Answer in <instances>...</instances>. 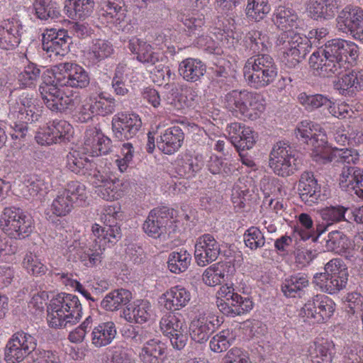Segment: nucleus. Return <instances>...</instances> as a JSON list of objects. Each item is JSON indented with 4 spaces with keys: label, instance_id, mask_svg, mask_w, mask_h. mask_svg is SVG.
<instances>
[{
    "label": "nucleus",
    "instance_id": "4d7b16f0",
    "mask_svg": "<svg viewBox=\"0 0 363 363\" xmlns=\"http://www.w3.org/2000/svg\"><path fill=\"white\" fill-rule=\"evenodd\" d=\"M325 247L328 251L342 253L349 247V240L342 232L332 231L328 235Z\"/></svg>",
    "mask_w": 363,
    "mask_h": 363
},
{
    "label": "nucleus",
    "instance_id": "4c0bfd02",
    "mask_svg": "<svg viewBox=\"0 0 363 363\" xmlns=\"http://www.w3.org/2000/svg\"><path fill=\"white\" fill-rule=\"evenodd\" d=\"M206 72V65L199 59L189 57L179 65V73L186 82H196L200 80Z\"/></svg>",
    "mask_w": 363,
    "mask_h": 363
},
{
    "label": "nucleus",
    "instance_id": "5fc2aeb1",
    "mask_svg": "<svg viewBox=\"0 0 363 363\" xmlns=\"http://www.w3.org/2000/svg\"><path fill=\"white\" fill-rule=\"evenodd\" d=\"M33 8L36 16L41 20L57 18L60 15L57 4L52 0H35Z\"/></svg>",
    "mask_w": 363,
    "mask_h": 363
},
{
    "label": "nucleus",
    "instance_id": "4468645a",
    "mask_svg": "<svg viewBox=\"0 0 363 363\" xmlns=\"http://www.w3.org/2000/svg\"><path fill=\"white\" fill-rule=\"evenodd\" d=\"M337 28L354 39L363 42V9L354 4H347L336 18Z\"/></svg>",
    "mask_w": 363,
    "mask_h": 363
},
{
    "label": "nucleus",
    "instance_id": "a878e982",
    "mask_svg": "<svg viewBox=\"0 0 363 363\" xmlns=\"http://www.w3.org/2000/svg\"><path fill=\"white\" fill-rule=\"evenodd\" d=\"M334 88L342 96L352 97L363 89V70L354 69L339 77Z\"/></svg>",
    "mask_w": 363,
    "mask_h": 363
},
{
    "label": "nucleus",
    "instance_id": "393cba45",
    "mask_svg": "<svg viewBox=\"0 0 363 363\" xmlns=\"http://www.w3.org/2000/svg\"><path fill=\"white\" fill-rule=\"evenodd\" d=\"M227 131L231 143L242 150L252 148L258 137L252 128L238 122L229 124Z\"/></svg>",
    "mask_w": 363,
    "mask_h": 363
},
{
    "label": "nucleus",
    "instance_id": "1a4fd4ad",
    "mask_svg": "<svg viewBox=\"0 0 363 363\" xmlns=\"http://www.w3.org/2000/svg\"><path fill=\"white\" fill-rule=\"evenodd\" d=\"M311 69L323 77H329L340 74L347 67H344L342 58H339L329 41L323 48L313 52L309 58Z\"/></svg>",
    "mask_w": 363,
    "mask_h": 363
},
{
    "label": "nucleus",
    "instance_id": "49530a36",
    "mask_svg": "<svg viewBox=\"0 0 363 363\" xmlns=\"http://www.w3.org/2000/svg\"><path fill=\"white\" fill-rule=\"evenodd\" d=\"M235 338L236 334L233 329L222 330L211 337L209 347L213 352H225L234 343Z\"/></svg>",
    "mask_w": 363,
    "mask_h": 363
},
{
    "label": "nucleus",
    "instance_id": "7c9ffc66",
    "mask_svg": "<svg viewBox=\"0 0 363 363\" xmlns=\"http://www.w3.org/2000/svg\"><path fill=\"white\" fill-rule=\"evenodd\" d=\"M320 156L316 157V162L325 164L330 162H342L347 164H356L359 159V152L354 149H332L328 146H325Z\"/></svg>",
    "mask_w": 363,
    "mask_h": 363
},
{
    "label": "nucleus",
    "instance_id": "69168bd1",
    "mask_svg": "<svg viewBox=\"0 0 363 363\" xmlns=\"http://www.w3.org/2000/svg\"><path fill=\"white\" fill-rule=\"evenodd\" d=\"M328 111L331 116L340 120L356 118L355 111L345 101L334 102L330 100Z\"/></svg>",
    "mask_w": 363,
    "mask_h": 363
},
{
    "label": "nucleus",
    "instance_id": "2f4dec72",
    "mask_svg": "<svg viewBox=\"0 0 363 363\" xmlns=\"http://www.w3.org/2000/svg\"><path fill=\"white\" fill-rule=\"evenodd\" d=\"M272 21L279 29L289 35L295 34L291 31L298 26V16L296 12L286 6H279L275 9Z\"/></svg>",
    "mask_w": 363,
    "mask_h": 363
},
{
    "label": "nucleus",
    "instance_id": "338daca9",
    "mask_svg": "<svg viewBox=\"0 0 363 363\" xmlns=\"http://www.w3.org/2000/svg\"><path fill=\"white\" fill-rule=\"evenodd\" d=\"M244 242L246 247L255 250L263 247L265 238L262 231L257 227L249 228L244 233Z\"/></svg>",
    "mask_w": 363,
    "mask_h": 363
},
{
    "label": "nucleus",
    "instance_id": "dca6fc26",
    "mask_svg": "<svg viewBox=\"0 0 363 363\" xmlns=\"http://www.w3.org/2000/svg\"><path fill=\"white\" fill-rule=\"evenodd\" d=\"M126 189L127 186L122 180L109 179L99 170L92 176V190L104 200L115 201L122 198Z\"/></svg>",
    "mask_w": 363,
    "mask_h": 363
},
{
    "label": "nucleus",
    "instance_id": "bb28decb",
    "mask_svg": "<svg viewBox=\"0 0 363 363\" xmlns=\"http://www.w3.org/2000/svg\"><path fill=\"white\" fill-rule=\"evenodd\" d=\"M68 36L65 30L47 29L43 34L42 46L50 57L62 56L67 48Z\"/></svg>",
    "mask_w": 363,
    "mask_h": 363
},
{
    "label": "nucleus",
    "instance_id": "09e8293b",
    "mask_svg": "<svg viewBox=\"0 0 363 363\" xmlns=\"http://www.w3.org/2000/svg\"><path fill=\"white\" fill-rule=\"evenodd\" d=\"M271 11L268 0H247L245 13L247 17L255 22L263 20Z\"/></svg>",
    "mask_w": 363,
    "mask_h": 363
},
{
    "label": "nucleus",
    "instance_id": "72a5a7b5",
    "mask_svg": "<svg viewBox=\"0 0 363 363\" xmlns=\"http://www.w3.org/2000/svg\"><path fill=\"white\" fill-rule=\"evenodd\" d=\"M329 43L338 57L342 58L347 69L356 62L359 57V47L355 43L340 38L333 39Z\"/></svg>",
    "mask_w": 363,
    "mask_h": 363
},
{
    "label": "nucleus",
    "instance_id": "8fccbe9b",
    "mask_svg": "<svg viewBox=\"0 0 363 363\" xmlns=\"http://www.w3.org/2000/svg\"><path fill=\"white\" fill-rule=\"evenodd\" d=\"M298 103L308 112L313 111L322 106L327 108L330 99L325 95L321 94H308L306 92H301L297 97Z\"/></svg>",
    "mask_w": 363,
    "mask_h": 363
},
{
    "label": "nucleus",
    "instance_id": "de8ad7c7",
    "mask_svg": "<svg viewBox=\"0 0 363 363\" xmlns=\"http://www.w3.org/2000/svg\"><path fill=\"white\" fill-rule=\"evenodd\" d=\"M227 264L223 262L211 264L203 272V282L208 286H216L220 284L227 275Z\"/></svg>",
    "mask_w": 363,
    "mask_h": 363
},
{
    "label": "nucleus",
    "instance_id": "c03bdc74",
    "mask_svg": "<svg viewBox=\"0 0 363 363\" xmlns=\"http://www.w3.org/2000/svg\"><path fill=\"white\" fill-rule=\"evenodd\" d=\"M132 298V293L127 289H120L108 293L102 300L101 306L106 311H114L126 305Z\"/></svg>",
    "mask_w": 363,
    "mask_h": 363
},
{
    "label": "nucleus",
    "instance_id": "e433bc0d",
    "mask_svg": "<svg viewBox=\"0 0 363 363\" xmlns=\"http://www.w3.org/2000/svg\"><path fill=\"white\" fill-rule=\"evenodd\" d=\"M128 48L131 52L136 55L137 60L144 64L155 65L160 60V53L154 52L152 47L138 38L130 40Z\"/></svg>",
    "mask_w": 363,
    "mask_h": 363
},
{
    "label": "nucleus",
    "instance_id": "5701e85b",
    "mask_svg": "<svg viewBox=\"0 0 363 363\" xmlns=\"http://www.w3.org/2000/svg\"><path fill=\"white\" fill-rule=\"evenodd\" d=\"M40 91L46 106L52 111H65L73 106V99L57 84L45 82L40 86Z\"/></svg>",
    "mask_w": 363,
    "mask_h": 363
},
{
    "label": "nucleus",
    "instance_id": "79ce46f5",
    "mask_svg": "<svg viewBox=\"0 0 363 363\" xmlns=\"http://www.w3.org/2000/svg\"><path fill=\"white\" fill-rule=\"evenodd\" d=\"M191 253L185 248H180L169 254L167 267L174 274H180L187 270L191 262Z\"/></svg>",
    "mask_w": 363,
    "mask_h": 363
},
{
    "label": "nucleus",
    "instance_id": "b1692460",
    "mask_svg": "<svg viewBox=\"0 0 363 363\" xmlns=\"http://www.w3.org/2000/svg\"><path fill=\"white\" fill-rule=\"evenodd\" d=\"M191 299L189 290L182 285L167 289L159 298V303L167 311H179L185 308Z\"/></svg>",
    "mask_w": 363,
    "mask_h": 363
},
{
    "label": "nucleus",
    "instance_id": "f257e3e1",
    "mask_svg": "<svg viewBox=\"0 0 363 363\" xmlns=\"http://www.w3.org/2000/svg\"><path fill=\"white\" fill-rule=\"evenodd\" d=\"M326 28L312 29L307 36L300 34L280 33L276 40L277 46H284L281 57V62L289 68L295 67L306 57L311 47L319 46L328 35Z\"/></svg>",
    "mask_w": 363,
    "mask_h": 363
},
{
    "label": "nucleus",
    "instance_id": "f03ea898",
    "mask_svg": "<svg viewBox=\"0 0 363 363\" xmlns=\"http://www.w3.org/2000/svg\"><path fill=\"white\" fill-rule=\"evenodd\" d=\"M82 308L78 297L60 293L54 296L47 306V321L52 328H67L77 324L82 318Z\"/></svg>",
    "mask_w": 363,
    "mask_h": 363
},
{
    "label": "nucleus",
    "instance_id": "c85d7f7f",
    "mask_svg": "<svg viewBox=\"0 0 363 363\" xmlns=\"http://www.w3.org/2000/svg\"><path fill=\"white\" fill-rule=\"evenodd\" d=\"M184 133L179 126L167 128L157 139V145L160 150L167 155H172L182 147Z\"/></svg>",
    "mask_w": 363,
    "mask_h": 363
},
{
    "label": "nucleus",
    "instance_id": "a211bd4d",
    "mask_svg": "<svg viewBox=\"0 0 363 363\" xmlns=\"http://www.w3.org/2000/svg\"><path fill=\"white\" fill-rule=\"evenodd\" d=\"M105 227L101 228L98 224L92 225V233L94 237L92 243V264L101 261L102 255L109 244L116 242L120 238V228L116 224L104 223Z\"/></svg>",
    "mask_w": 363,
    "mask_h": 363
},
{
    "label": "nucleus",
    "instance_id": "a19ab883",
    "mask_svg": "<svg viewBox=\"0 0 363 363\" xmlns=\"http://www.w3.org/2000/svg\"><path fill=\"white\" fill-rule=\"evenodd\" d=\"M203 164L199 156L186 154L177 160L175 170L179 177L191 179L201 170Z\"/></svg>",
    "mask_w": 363,
    "mask_h": 363
},
{
    "label": "nucleus",
    "instance_id": "7ed1b4c3",
    "mask_svg": "<svg viewBox=\"0 0 363 363\" xmlns=\"http://www.w3.org/2000/svg\"><path fill=\"white\" fill-rule=\"evenodd\" d=\"M242 73L250 87L261 89L274 82L278 76V67L272 56L258 54L245 61Z\"/></svg>",
    "mask_w": 363,
    "mask_h": 363
},
{
    "label": "nucleus",
    "instance_id": "6ab92c4d",
    "mask_svg": "<svg viewBox=\"0 0 363 363\" xmlns=\"http://www.w3.org/2000/svg\"><path fill=\"white\" fill-rule=\"evenodd\" d=\"M142 127L140 116L133 111H121L112 118V130L120 140L133 138Z\"/></svg>",
    "mask_w": 363,
    "mask_h": 363
},
{
    "label": "nucleus",
    "instance_id": "3c124183",
    "mask_svg": "<svg viewBox=\"0 0 363 363\" xmlns=\"http://www.w3.org/2000/svg\"><path fill=\"white\" fill-rule=\"evenodd\" d=\"M76 70H80V66L72 62L60 63L52 69V74L57 84L61 86H69V79L72 73H77Z\"/></svg>",
    "mask_w": 363,
    "mask_h": 363
},
{
    "label": "nucleus",
    "instance_id": "680f3d73",
    "mask_svg": "<svg viewBox=\"0 0 363 363\" xmlns=\"http://www.w3.org/2000/svg\"><path fill=\"white\" fill-rule=\"evenodd\" d=\"M253 302L249 297H242L238 293L230 303V313L224 314L229 316L240 315L250 311L253 308Z\"/></svg>",
    "mask_w": 363,
    "mask_h": 363
},
{
    "label": "nucleus",
    "instance_id": "39448f33",
    "mask_svg": "<svg viewBox=\"0 0 363 363\" xmlns=\"http://www.w3.org/2000/svg\"><path fill=\"white\" fill-rule=\"evenodd\" d=\"M325 272L314 276V283L322 291L335 294L345 288L348 272L342 259H332L324 267Z\"/></svg>",
    "mask_w": 363,
    "mask_h": 363
},
{
    "label": "nucleus",
    "instance_id": "ddd939ff",
    "mask_svg": "<svg viewBox=\"0 0 363 363\" xmlns=\"http://www.w3.org/2000/svg\"><path fill=\"white\" fill-rule=\"evenodd\" d=\"M37 347V340L31 334L23 330L13 333L8 340L4 359L8 363H19L31 354Z\"/></svg>",
    "mask_w": 363,
    "mask_h": 363
},
{
    "label": "nucleus",
    "instance_id": "20e7f679",
    "mask_svg": "<svg viewBox=\"0 0 363 363\" xmlns=\"http://www.w3.org/2000/svg\"><path fill=\"white\" fill-rule=\"evenodd\" d=\"M226 108L236 116L255 121L265 110V100L257 92L243 90H233L225 96Z\"/></svg>",
    "mask_w": 363,
    "mask_h": 363
},
{
    "label": "nucleus",
    "instance_id": "13d9d810",
    "mask_svg": "<svg viewBox=\"0 0 363 363\" xmlns=\"http://www.w3.org/2000/svg\"><path fill=\"white\" fill-rule=\"evenodd\" d=\"M348 210L343 206L336 205L326 206L320 211V215L327 225L345 220V216Z\"/></svg>",
    "mask_w": 363,
    "mask_h": 363
},
{
    "label": "nucleus",
    "instance_id": "052dcab7",
    "mask_svg": "<svg viewBox=\"0 0 363 363\" xmlns=\"http://www.w3.org/2000/svg\"><path fill=\"white\" fill-rule=\"evenodd\" d=\"M40 70L38 66L28 62L18 74L19 84L23 87L35 86L40 77Z\"/></svg>",
    "mask_w": 363,
    "mask_h": 363
},
{
    "label": "nucleus",
    "instance_id": "0e129e2a",
    "mask_svg": "<svg viewBox=\"0 0 363 363\" xmlns=\"http://www.w3.org/2000/svg\"><path fill=\"white\" fill-rule=\"evenodd\" d=\"M182 21L189 35H199L205 24L203 14L184 15Z\"/></svg>",
    "mask_w": 363,
    "mask_h": 363
},
{
    "label": "nucleus",
    "instance_id": "f3484780",
    "mask_svg": "<svg viewBox=\"0 0 363 363\" xmlns=\"http://www.w3.org/2000/svg\"><path fill=\"white\" fill-rule=\"evenodd\" d=\"M43 106L33 94L22 93L19 97L10 104V111L16 115L18 120L23 123H32L38 120Z\"/></svg>",
    "mask_w": 363,
    "mask_h": 363
},
{
    "label": "nucleus",
    "instance_id": "774afa93",
    "mask_svg": "<svg viewBox=\"0 0 363 363\" xmlns=\"http://www.w3.org/2000/svg\"><path fill=\"white\" fill-rule=\"evenodd\" d=\"M223 361V363H252L248 352L238 347L229 350Z\"/></svg>",
    "mask_w": 363,
    "mask_h": 363
},
{
    "label": "nucleus",
    "instance_id": "bf43d9fd",
    "mask_svg": "<svg viewBox=\"0 0 363 363\" xmlns=\"http://www.w3.org/2000/svg\"><path fill=\"white\" fill-rule=\"evenodd\" d=\"M233 285L229 284H223L217 291L216 304L222 313H230V303L237 293L234 292Z\"/></svg>",
    "mask_w": 363,
    "mask_h": 363
},
{
    "label": "nucleus",
    "instance_id": "e2e57ef3",
    "mask_svg": "<svg viewBox=\"0 0 363 363\" xmlns=\"http://www.w3.org/2000/svg\"><path fill=\"white\" fill-rule=\"evenodd\" d=\"M22 264L28 273L35 276L45 274L48 270L47 267L42 263L38 256L30 252L26 254Z\"/></svg>",
    "mask_w": 363,
    "mask_h": 363
},
{
    "label": "nucleus",
    "instance_id": "9b49d317",
    "mask_svg": "<svg viewBox=\"0 0 363 363\" xmlns=\"http://www.w3.org/2000/svg\"><path fill=\"white\" fill-rule=\"evenodd\" d=\"M335 302L325 295H316L308 300L299 311V316L309 324L327 322L335 311Z\"/></svg>",
    "mask_w": 363,
    "mask_h": 363
},
{
    "label": "nucleus",
    "instance_id": "aec40b11",
    "mask_svg": "<svg viewBox=\"0 0 363 363\" xmlns=\"http://www.w3.org/2000/svg\"><path fill=\"white\" fill-rule=\"evenodd\" d=\"M223 323V317L212 313L199 314L190 323V335L195 342H205L211 334L218 329Z\"/></svg>",
    "mask_w": 363,
    "mask_h": 363
},
{
    "label": "nucleus",
    "instance_id": "423d86ee",
    "mask_svg": "<svg viewBox=\"0 0 363 363\" xmlns=\"http://www.w3.org/2000/svg\"><path fill=\"white\" fill-rule=\"evenodd\" d=\"M178 223L177 211L167 207L156 208L149 213L143 229L149 237L157 239L162 235L176 231Z\"/></svg>",
    "mask_w": 363,
    "mask_h": 363
},
{
    "label": "nucleus",
    "instance_id": "412c9836",
    "mask_svg": "<svg viewBox=\"0 0 363 363\" xmlns=\"http://www.w3.org/2000/svg\"><path fill=\"white\" fill-rule=\"evenodd\" d=\"M220 254V245L209 233L199 236L194 245V259L199 267H206L216 261Z\"/></svg>",
    "mask_w": 363,
    "mask_h": 363
},
{
    "label": "nucleus",
    "instance_id": "0eeeda50",
    "mask_svg": "<svg viewBox=\"0 0 363 363\" xmlns=\"http://www.w3.org/2000/svg\"><path fill=\"white\" fill-rule=\"evenodd\" d=\"M0 228L9 237L21 239L28 237L34 229L31 216L21 208H5L0 218Z\"/></svg>",
    "mask_w": 363,
    "mask_h": 363
},
{
    "label": "nucleus",
    "instance_id": "ea45409f",
    "mask_svg": "<svg viewBox=\"0 0 363 363\" xmlns=\"http://www.w3.org/2000/svg\"><path fill=\"white\" fill-rule=\"evenodd\" d=\"M333 344L326 340H317L310 345L308 356L312 363H330Z\"/></svg>",
    "mask_w": 363,
    "mask_h": 363
},
{
    "label": "nucleus",
    "instance_id": "6e6552de",
    "mask_svg": "<svg viewBox=\"0 0 363 363\" xmlns=\"http://www.w3.org/2000/svg\"><path fill=\"white\" fill-rule=\"evenodd\" d=\"M296 151L287 143L279 141L274 145L269 155V165L279 177L292 175L298 169Z\"/></svg>",
    "mask_w": 363,
    "mask_h": 363
},
{
    "label": "nucleus",
    "instance_id": "9d476101",
    "mask_svg": "<svg viewBox=\"0 0 363 363\" xmlns=\"http://www.w3.org/2000/svg\"><path fill=\"white\" fill-rule=\"evenodd\" d=\"M160 329L172 347L182 350L189 340L186 323L181 313L168 311L160 320Z\"/></svg>",
    "mask_w": 363,
    "mask_h": 363
},
{
    "label": "nucleus",
    "instance_id": "864d4df0",
    "mask_svg": "<svg viewBox=\"0 0 363 363\" xmlns=\"http://www.w3.org/2000/svg\"><path fill=\"white\" fill-rule=\"evenodd\" d=\"M199 101L198 91L193 87H186L177 99L171 102V105L177 110L195 107Z\"/></svg>",
    "mask_w": 363,
    "mask_h": 363
},
{
    "label": "nucleus",
    "instance_id": "603ef678",
    "mask_svg": "<svg viewBox=\"0 0 363 363\" xmlns=\"http://www.w3.org/2000/svg\"><path fill=\"white\" fill-rule=\"evenodd\" d=\"M73 203V199L70 195L66 194L63 191H59L53 199L50 210L54 216H65L71 212Z\"/></svg>",
    "mask_w": 363,
    "mask_h": 363
},
{
    "label": "nucleus",
    "instance_id": "f8f14e48",
    "mask_svg": "<svg viewBox=\"0 0 363 363\" xmlns=\"http://www.w3.org/2000/svg\"><path fill=\"white\" fill-rule=\"evenodd\" d=\"M296 138L306 143L311 149V157L316 162V157L320 156L328 144V138L320 125L308 120L298 123L295 129Z\"/></svg>",
    "mask_w": 363,
    "mask_h": 363
},
{
    "label": "nucleus",
    "instance_id": "4be33fe9",
    "mask_svg": "<svg viewBox=\"0 0 363 363\" xmlns=\"http://www.w3.org/2000/svg\"><path fill=\"white\" fill-rule=\"evenodd\" d=\"M96 11L103 23L121 27L125 22L127 9L123 0H101Z\"/></svg>",
    "mask_w": 363,
    "mask_h": 363
},
{
    "label": "nucleus",
    "instance_id": "6e6d98bb",
    "mask_svg": "<svg viewBox=\"0 0 363 363\" xmlns=\"http://www.w3.org/2000/svg\"><path fill=\"white\" fill-rule=\"evenodd\" d=\"M89 0H66L65 12L72 19L84 18L89 12Z\"/></svg>",
    "mask_w": 363,
    "mask_h": 363
},
{
    "label": "nucleus",
    "instance_id": "f704fd0d",
    "mask_svg": "<svg viewBox=\"0 0 363 363\" xmlns=\"http://www.w3.org/2000/svg\"><path fill=\"white\" fill-rule=\"evenodd\" d=\"M151 303L145 299L133 301L123 311L125 319L130 323H146L151 315Z\"/></svg>",
    "mask_w": 363,
    "mask_h": 363
},
{
    "label": "nucleus",
    "instance_id": "a18cd8bd",
    "mask_svg": "<svg viewBox=\"0 0 363 363\" xmlns=\"http://www.w3.org/2000/svg\"><path fill=\"white\" fill-rule=\"evenodd\" d=\"M116 335V329L113 322L103 323L92 330V344L96 347L110 344Z\"/></svg>",
    "mask_w": 363,
    "mask_h": 363
},
{
    "label": "nucleus",
    "instance_id": "473e14b6",
    "mask_svg": "<svg viewBox=\"0 0 363 363\" xmlns=\"http://www.w3.org/2000/svg\"><path fill=\"white\" fill-rule=\"evenodd\" d=\"M166 345L160 340L152 339L146 342L139 353L143 363H163L166 359Z\"/></svg>",
    "mask_w": 363,
    "mask_h": 363
},
{
    "label": "nucleus",
    "instance_id": "cd10ccee",
    "mask_svg": "<svg viewBox=\"0 0 363 363\" xmlns=\"http://www.w3.org/2000/svg\"><path fill=\"white\" fill-rule=\"evenodd\" d=\"M242 44L246 50L257 55L262 52L268 51L272 46L269 32L264 28L249 30L245 35Z\"/></svg>",
    "mask_w": 363,
    "mask_h": 363
},
{
    "label": "nucleus",
    "instance_id": "58836bf2",
    "mask_svg": "<svg viewBox=\"0 0 363 363\" xmlns=\"http://www.w3.org/2000/svg\"><path fill=\"white\" fill-rule=\"evenodd\" d=\"M308 284V276L303 273H297L285 279L281 285V290L287 297H301Z\"/></svg>",
    "mask_w": 363,
    "mask_h": 363
},
{
    "label": "nucleus",
    "instance_id": "c756f323",
    "mask_svg": "<svg viewBox=\"0 0 363 363\" xmlns=\"http://www.w3.org/2000/svg\"><path fill=\"white\" fill-rule=\"evenodd\" d=\"M90 141L89 139L85 140L83 145L67 155V167L75 174H84L90 165Z\"/></svg>",
    "mask_w": 363,
    "mask_h": 363
},
{
    "label": "nucleus",
    "instance_id": "2eb2a0df",
    "mask_svg": "<svg viewBox=\"0 0 363 363\" xmlns=\"http://www.w3.org/2000/svg\"><path fill=\"white\" fill-rule=\"evenodd\" d=\"M73 135L74 129L70 123L63 120H55L40 128L35 138L38 144L50 145L69 142Z\"/></svg>",
    "mask_w": 363,
    "mask_h": 363
},
{
    "label": "nucleus",
    "instance_id": "37998d69",
    "mask_svg": "<svg viewBox=\"0 0 363 363\" xmlns=\"http://www.w3.org/2000/svg\"><path fill=\"white\" fill-rule=\"evenodd\" d=\"M363 177V169L358 167H345L339 177L340 187L346 191L356 190L359 188L361 179Z\"/></svg>",
    "mask_w": 363,
    "mask_h": 363
},
{
    "label": "nucleus",
    "instance_id": "c9c22d12",
    "mask_svg": "<svg viewBox=\"0 0 363 363\" xmlns=\"http://www.w3.org/2000/svg\"><path fill=\"white\" fill-rule=\"evenodd\" d=\"M338 7V0H313L307 6V12L311 18L330 19L335 16Z\"/></svg>",
    "mask_w": 363,
    "mask_h": 363
}]
</instances>
